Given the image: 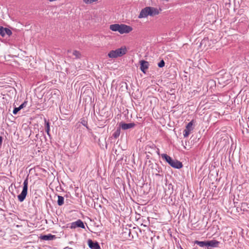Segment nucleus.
<instances>
[{
    "instance_id": "2eb2a0df",
    "label": "nucleus",
    "mask_w": 249,
    "mask_h": 249,
    "mask_svg": "<svg viewBox=\"0 0 249 249\" xmlns=\"http://www.w3.org/2000/svg\"><path fill=\"white\" fill-rule=\"evenodd\" d=\"M45 120V131L47 133V135L50 137V123L49 121H47L46 119H44Z\"/></svg>"
},
{
    "instance_id": "dca6fc26",
    "label": "nucleus",
    "mask_w": 249,
    "mask_h": 249,
    "mask_svg": "<svg viewBox=\"0 0 249 249\" xmlns=\"http://www.w3.org/2000/svg\"><path fill=\"white\" fill-rule=\"evenodd\" d=\"M210 248H217L219 244V242L216 240H209Z\"/></svg>"
},
{
    "instance_id": "7ed1b4c3",
    "label": "nucleus",
    "mask_w": 249,
    "mask_h": 249,
    "mask_svg": "<svg viewBox=\"0 0 249 249\" xmlns=\"http://www.w3.org/2000/svg\"><path fill=\"white\" fill-rule=\"evenodd\" d=\"M126 52L127 49L126 47L124 46L115 50H112L110 51L108 53L107 56L109 58H115L124 55L126 53Z\"/></svg>"
},
{
    "instance_id": "ddd939ff",
    "label": "nucleus",
    "mask_w": 249,
    "mask_h": 249,
    "mask_svg": "<svg viewBox=\"0 0 249 249\" xmlns=\"http://www.w3.org/2000/svg\"><path fill=\"white\" fill-rule=\"evenodd\" d=\"M123 234L125 236V238L128 240H131L133 238V236L131 234L130 229L125 228L124 231L123 232Z\"/></svg>"
},
{
    "instance_id": "a211bd4d",
    "label": "nucleus",
    "mask_w": 249,
    "mask_h": 249,
    "mask_svg": "<svg viewBox=\"0 0 249 249\" xmlns=\"http://www.w3.org/2000/svg\"><path fill=\"white\" fill-rule=\"evenodd\" d=\"M57 197H58V200L57 201V205L60 206L63 205L64 203V197L60 196H58Z\"/></svg>"
},
{
    "instance_id": "f257e3e1",
    "label": "nucleus",
    "mask_w": 249,
    "mask_h": 249,
    "mask_svg": "<svg viewBox=\"0 0 249 249\" xmlns=\"http://www.w3.org/2000/svg\"><path fill=\"white\" fill-rule=\"evenodd\" d=\"M160 11H161V8L158 9L154 7L147 6L142 9L139 15V18H145L148 16L154 17L160 14Z\"/></svg>"
},
{
    "instance_id": "cd10ccee",
    "label": "nucleus",
    "mask_w": 249,
    "mask_h": 249,
    "mask_svg": "<svg viewBox=\"0 0 249 249\" xmlns=\"http://www.w3.org/2000/svg\"><path fill=\"white\" fill-rule=\"evenodd\" d=\"M205 247H206L208 249H210V245L209 240L205 241Z\"/></svg>"
},
{
    "instance_id": "39448f33",
    "label": "nucleus",
    "mask_w": 249,
    "mask_h": 249,
    "mask_svg": "<svg viewBox=\"0 0 249 249\" xmlns=\"http://www.w3.org/2000/svg\"><path fill=\"white\" fill-rule=\"evenodd\" d=\"M150 167L153 169V174H155L156 176L163 177V172L160 167L157 164H150Z\"/></svg>"
},
{
    "instance_id": "20e7f679",
    "label": "nucleus",
    "mask_w": 249,
    "mask_h": 249,
    "mask_svg": "<svg viewBox=\"0 0 249 249\" xmlns=\"http://www.w3.org/2000/svg\"><path fill=\"white\" fill-rule=\"evenodd\" d=\"M28 176L29 175L27 176L23 182L21 193L18 196V200L20 202H23L25 200L28 193Z\"/></svg>"
},
{
    "instance_id": "7c9ffc66",
    "label": "nucleus",
    "mask_w": 249,
    "mask_h": 249,
    "mask_svg": "<svg viewBox=\"0 0 249 249\" xmlns=\"http://www.w3.org/2000/svg\"><path fill=\"white\" fill-rule=\"evenodd\" d=\"M157 154L159 155H160V152H159V148H157Z\"/></svg>"
},
{
    "instance_id": "5701e85b",
    "label": "nucleus",
    "mask_w": 249,
    "mask_h": 249,
    "mask_svg": "<svg viewBox=\"0 0 249 249\" xmlns=\"http://www.w3.org/2000/svg\"><path fill=\"white\" fill-rule=\"evenodd\" d=\"M98 0H83L86 4H91L94 2H97Z\"/></svg>"
},
{
    "instance_id": "f3484780",
    "label": "nucleus",
    "mask_w": 249,
    "mask_h": 249,
    "mask_svg": "<svg viewBox=\"0 0 249 249\" xmlns=\"http://www.w3.org/2000/svg\"><path fill=\"white\" fill-rule=\"evenodd\" d=\"M121 128L119 125V127H117V129L112 134V137H113L114 138L117 139L119 137L121 133Z\"/></svg>"
},
{
    "instance_id": "4be33fe9",
    "label": "nucleus",
    "mask_w": 249,
    "mask_h": 249,
    "mask_svg": "<svg viewBox=\"0 0 249 249\" xmlns=\"http://www.w3.org/2000/svg\"><path fill=\"white\" fill-rule=\"evenodd\" d=\"M81 123L82 124V125L86 126L88 129H89V127L88 126V122L84 118L81 119Z\"/></svg>"
},
{
    "instance_id": "6ab92c4d",
    "label": "nucleus",
    "mask_w": 249,
    "mask_h": 249,
    "mask_svg": "<svg viewBox=\"0 0 249 249\" xmlns=\"http://www.w3.org/2000/svg\"><path fill=\"white\" fill-rule=\"evenodd\" d=\"M194 120H192L190 122H189L186 125L185 129L188 130L189 131H192L193 129V125Z\"/></svg>"
},
{
    "instance_id": "393cba45",
    "label": "nucleus",
    "mask_w": 249,
    "mask_h": 249,
    "mask_svg": "<svg viewBox=\"0 0 249 249\" xmlns=\"http://www.w3.org/2000/svg\"><path fill=\"white\" fill-rule=\"evenodd\" d=\"M28 102L27 101H25L22 104H21L18 107L20 109V110L24 107H26Z\"/></svg>"
},
{
    "instance_id": "9d476101",
    "label": "nucleus",
    "mask_w": 249,
    "mask_h": 249,
    "mask_svg": "<svg viewBox=\"0 0 249 249\" xmlns=\"http://www.w3.org/2000/svg\"><path fill=\"white\" fill-rule=\"evenodd\" d=\"M170 165L176 169H180L183 167L182 162L177 160H173Z\"/></svg>"
},
{
    "instance_id": "aec40b11",
    "label": "nucleus",
    "mask_w": 249,
    "mask_h": 249,
    "mask_svg": "<svg viewBox=\"0 0 249 249\" xmlns=\"http://www.w3.org/2000/svg\"><path fill=\"white\" fill-rule=\"evenodd\" d=\"M194 244L198 245L200 247H205V241H199L198 240H195L194 241Z\"/></svg>"
},
{
    "instance_id": "c85d7f7f",
    "label": "nucleus",
    "mask_w": 249,
    "mask_h": 249,
    "mask_svg": "<svg viewBox=\"0 0 249 249\" xmlns=\"http://www.w3.org/2000/svg\"><path fill=\"white\" fill-rule=\"evenodd\" d=\"M149 148H154V149H155V148H156V146L154 144H153L152 145V146H149V145H147L146 148H145V149L146 150H148Z\"/></svg>"
},
{
    "instance_id": "423d86ee",
    "label": "nucleus",
    "mask_w": 249,
    "mask_h": 249,
    "mask_svg": "<svg viewBox=\"0 0 249 249\" xmlns=\"http://www.w3.org/2000/svg\"><path fill=\"white\" fill-rule=\"evenodd\" d=\"M69 224L70 225L69 227L71 229H75L76 228H85L84 224L81 219H78L76 221L73 222Z\"/></svg>"
},
{
    "instance_id": "4468645a",
    "label": "nucleus",
    "mask_w": 249,
    "mask_h": 249,
    "mask_svg": "<svg viewBox=\"0 0 249 249\" xmlns=\"http://www.w3.org/2000/svg\"><path fill=\"white\" fill-rule=\"evenodd\" d=\"M160 156L162 159L164 160L166 162H167L169 165L171 164V162L173 160V159H172V158H171L166 154H161Z\"/></svg>"
},
{
    "instance_id": "9b49d317",
    "label": "nucleus",
    "mask_w": 249,
    "mask_h": 249,
    "mask_svg": "<svg viewBox=\"0 0 249 249\" xmlns=\"http://www.w3.org/2000/svg\"><path fill=\"white\" fill-rule=\"evenodd\" d=\"M140 63V69L144 73H145V71L148 69L149 67V63L145 60H141Z\"/></svg>"
},
{
    "instance_id": "c756f323",
    "label": "nucleus",
    "mask_w": 249,
    "mask_h": 249,
    "mask_svg": "<svg viewBox=\"0 0 249 249\" xmlns=\"http://www.w3.org/2000/svg\"><path fill=\"white\" fill-rule=\"evenodd\" d=\"M2 141H3V137L2 136H0V148L1 146Z\"/></svg>"
},
{
    "instance_id": "bb28decb",
    "label": "nucleus",
    "mask_w": 249,
    "mask_h": 249,
    "mask_svg": "<svg viewBox=\"0 0 249 249\" xmlns=\"http://www.w3.org/2000/svg\"><path fill=\"white\" fill-rule=\"evenodd\" d=\"M20 110V109L19 108V107H14V110L13 111V113L14 114H17L18 113V112Z\"/></svg>"
},
{
    "instance_id": "f8f14e48",
    "label": "nucleus",
    "mask_w": 249,
    "mask_h": 249,
    "mask_svg": "<svg viewBox=\"0 0 249 249\" xmlns=\"http://www.w3.org/2000/svg\"><path fill=\"white\" fill-rule=\"evenodd\" d=\"M56 238L55 235H52L51 234H48L46 235H41L39 238L42 240H52Z\"/></svg>"
},
{
    "instance_id": "473e14b6",
    "label": "nucleus",
    "mask_w": 249,
    "mask_h": 249,
    "mask_svg": "<svg viewBox=\"0 0 249 249\" xmlns=\"http://www.w3.org/2000/svg\"><path fill=\"white\" fill-rule=\"evenodd\" d=\"M196 249V248H194V249Z\"/></svg>"
},
{
    "instance_id": "6e6552de",
    "label": "nucleus",
    "mask_w": 249,
    "mask_h": 249,
    "mask_svg": "<svg viewBox=\"0 0 249 249\" xmlns=\"http://www.w3.org/2000/svg\"><path fill=\"white\" fill-rule=\"evenodd\" d=\"M12 34V31L7 28H4L2 26H0V35L1 36L4 37L5 35L8 36H10Z\"/></svg>"
},
{
    "instance_id": "2f4dec72",
    "label": "nucleus",
    "mask_w": 249,
    "mask_h": 249,
    "mask_svg": "<svg viewBox=\"0 0 249 249\" xmlns=\"http://www.w3.org/2000/svg\"><path fill=\"white\" fill-rule=\"evenodd\" d=\"M71 52V50H68V51H67V52H68V53H70Z\"/></svg>"
},
{
    "instance_id": "1a4fd4ad",
    "label": "nucleus",
    "mask_w": 249,
    "mask_h": 249,
    "mask_svg": "<svg viewBox=\"0 0 249 249\" xmlns=\"http://www.w3.org/2000/svg\"><path fill=\"white\" fill-rule=\"evenodd\" d=\"M88 246L91 249H101L100 246L97 242H93L91 239L88 241Z\"/></svg>"
},
{
    "instance_id": "a878e982",
    "label": "nucleus",
    "mask_w": 249,
    "mask_h": 249,
    "mask_svg": "<svg viewBox=\"0 0 249 249\" xmlns=\"http://www.w3.org/2000/svg\"><path fill=\"white\" fill-rule=\"evenodd\" d=\"M191 131H189L187 129H185L183 131V136L184 137H187L188 136V135L190 134Z\"/></svg>"
},
{
    "instance_id": "f03ea898",
    "label": "nucleus",
    "mask_w": 249,
    "mask_h": 249,
    "mask_svg": "<svg viewBox=\"0 0 249 249\" xmlns=\"http://www.w3.org/2000/svg\"><path fill=\"white\" fill-rule=\"evenodd\" d=\"M109 29L114 32L118 31L121 34H127L132 31L133 28L124 24H114L109 26Z\"/></svg>"
},
{
    "instance_id": "412c9836",
    "label": "nucleus",
    "mask_w": 249,
    "mask_h": 249,
    "mask_svg": "<svg viewBox=\"0 0 249 249\" xmlns=\"http://www.w3.org/2000/svg\"><path fill=\"white\" fill-rule=\"evenodd\" d=\"M72 53H73V55L75 56V58H76V59L80 58L81 57V53L77 50L73 51Z\"/></svg>"
},
{
    "instance_id": "b1692460",
    "label": "nucleus",
    "mask_w": 249,
    "mask_h": 249,
    "mask_svg": "<svg viewBox=\"0 0 249 249\" xmlns=\"http://www.w3.org/2000/svg\"><path fill=\"white\" fill-rule=\"evenodd\" d=\"M164 65H165V62L163 59L160 60V61L159 63H158V66L159 68H162L164 66Z\"/></svg>"
},
{
    "instance_id": "0eeeda50",
    "label": "nucleus",
    "mask_w": 249,
    "mask_h": 249,
    "mask_svg": "<svg viewBox=\"0 0 249 249\" xmlns=\"http://www.w3.org/2000/svg\"><path fill=\"white\" fill-rule=\"evenodd\" d=\"M119 125L123 130H127L128 129L134 128L136 125V124L134 123L126 124L123 122H121L119 124Z\"/></svg>"
}]
</instances>
